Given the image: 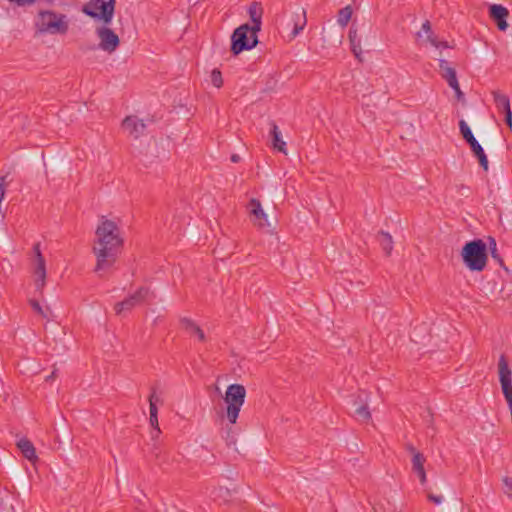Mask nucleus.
Returning a JSON list of instances; mask_svg holds the SVG:
<instances>
[{"label": "nucleus", "mask_w": 512, "mask_h": 512, "mask_svg": "<svg viewBox=\"0 0 512 512\" xmlns=\"http://www.w3.org/2000/svg\"><path fill=\"white\" fill-rule=\"evenodd\" d=\"M124 238L116 222L102 217L95 231L93 253L96 257L95 272L109 271L122 252Z\"/></svg>", "instance_id": "f257e3e1"}, {"label": "nucleus", "mask_w": 512, "mask_h": 512, "mask_svg": "<svg viewBox=\"0 0 512 512\" xmlns=\"http://www.w3.org/2000/svg\"><path fill=\"white\" fill-rule=\"evenodd\" d=\"M463 262L471 271H483L487 263V247L483 240L467 242L461 251Z\"/></svg>", "instance_id": "f03ea898"}, {"label": "nucleus", "mask_w": 512, "mask_h": 512, "mask_svg": "<svg viewBox=\"0 0 512 512\" xmlns=\"http://www.w3.org/2000/svg\"><path fill=\"white\" fill-rule=\"evenodd\" d=\"M245 397L246 389L243 385L231 384L227 387L224 402L226 404V417L230 424L237 422Z\"/></svg>", "instance_id": "7ed1b4c3"}, {"label": "nucleus", "mask_w": 512, "mask_h": 512, "mask_svg": "<svg viewBox=\"0 0 512 512\" xmlns=\"http://www.w3.org/2000/svg\"><path fill=\"white\" fill-rule=\"evenodd\" d=\"M36 26L41 33L65 34L68 31L66 16L53 11H40Z\"/></svg>", "instance_id": "20e7f679"}, {"label": "nucleus", "mask_w": 512, "mask_h": 512, "mask_svg": "<svg viewBox=\"0 0 512 512\" xmlns=\"http://www.w3.org/2000/svg\"><path fill=\"white\" fill-rule=\"evenodd\" d=\"M231 42L232 53L238 55L244 50H250L257 45V32H254L249 24H243L234 30Z\"/></svg>", "instance_id": "39448f33"}, {"label": "nucleus", "mask_w": 512, "mask_h": 512, "mask_svg": "<svg viewBox=\"0 0 512 512\" xmlns=\"http://www.w3.org/2000/svg\"><path fill=\"white\" fill-rule=\"evenodd\" d=\"M115 4V0H91L84 5L83 12L91 18L108 25L114 16Z\"/></svg>", "instance_id": "423d86ee"}, {"label": "nucleus", "mask_w": 512, "mask_h": 512, "mask_svg": "<svg viewBox=\"0 0 512 512\" xmlns=\"http://www.w3.org/2000/svg\"><path fill=\"white\" fill-rule=\"evenodd\" d=\"M149 294V288L140 287L135 293L126 297L123 301L114 305L116 315H123L130 312L136 306L143 304Z\"/></svg>", "instance_id": "0eeeda50"}, {"label": "nucleus", "mask_w": 512, "mask_h": 512, "mask_svg": "<svg viewBox=\"0 0 512 512\" xmlns=\"http://www.w3.org/2000/svg\"><path fill=\"white\" fill-rule=\"evenodd\" d=\"M498 372L503 395L507 402L512 401V372L505 355L499 358Z\"/></svg>", "instance_id": "6e6552de"}, {"label": "nucleus", "mask_w": 512, "mask_h": 512, "mask_svg": "<svg viewBox=\"0 0 512 512\" xmlns=\"http://www.w3.org/2000/svg\"><path fill=\"white\" fill-rule=\"evenodd\" d=\"M96 33L100 40V49L108 53H112L118 48L120 40L118 35L112 29L108 27H100L97 28Z\"/></svg>", "instance_id": "1a4fd4ad"}, {"label": "nucleus", "mask_w": 512, "mask_h": 512, "mask_svg": "<svg viewBox=\"0 0 512 512\" xmlns=\"http://www.w3.org/2000/svg\"><path fill=\"white\" fill-rule=\"evenodd\" d=\"M306 10L299 8L287 16L286 22L283 24L285 28L292 27L291 38H295L306 26Z\"/></svg>", "instance_id": "9d476101"}, {"label": "nucleus", "mask_w": 512, "mask_h": 512, "mask_svg": "<svg viewBox=\"0 0 512 512\" xmlns=\"http://www.w3.org/2000/svg\"><path fill=\"white\" fill-rule=\"evenodd\" d=\"M122 127L134 139L140 138L146 130L144 121L135 115L126 116L122 121Z\"/></svg>", "instance_id": "9b49d317"}, {"label": "nucleus", "mask_w": 512, "mask_h": 512, "mask_svg": "<svg viewBox=\"0 0 512 512\" xmlns=\"http://www.w3.org/2000/svg\"><path fill=\"white\" fill-rule=\"evenodd\" d=\"M489 16L495 22L500 31H506L508 28L507 18L509 11L501 4H492L489 7Z\"/></svg>", "instance_id": "f8f14e48"}, {"label": "nucleus", "mask_w": 512, "mask_h": 512, "mask_svg": "<svg viewBox=\"0 0 512 512\" xmlns=\"http://www.w3.org/2000/svg\"><path fill=\"white\" fill-rule=\"evenodd\" d=\"M249 213L253 217V222L259 227L269 226L267 215L262 209L259 200L252 198L248 204Z\"/></svg>", "instance_id": "ddd939ff"}, {"label": "nucleus", "mask_w": 512, "mask_h": 512, "mask_svg": "<svg viewBox=\"0 0 512 512\" xmlns=\"http://www.w3.org/2000/svg\"><path fill=\"white\" fill-rule=\"evenodd\" d=\"M33 274L35 276L36 290L42 292L46 284V262L45 259L35 260Z\"/></svg>", "instance_id": "4468645a"}, {"label": "nucleus", "mask_w": 512, "mask_h": 512, "mask_svg": "<svg viewBox=\"0 0 512 512\" xmlns=\"http://www.w3.org/2000/svg\"><path fill=\"white\" fill-rule=\"evenodd\" d=\"M248 13L250 19L252 21V25L250 26L254 32H259L262 25V14L263 9L261 3L252 2L249 6Z\"/></svg>", "instance_id": "2eb2a0df"}, {"label": "nucleus", "mask_w": 512, "mask_h": 512, "mask_svg": "<svg viewBox=\"0 0 512 512\" xmlns=\"http://www.w3.org/2000/svg\"><path fill=\"white\" fill-rule=\"evenodd\" d=\"M182 328L191 336H196L199 341L204 342L206 336L204 331L190 318L183 317L180 319Z\"/></svg>", "instance_id": "dca6fc26"}, {"label": "nucleus", "mask_w": 512, "mask_h": 512, "mask_svg": "<svg viewBox=\"0 0 512 512\" xmlns=\"http://www.w3.org/2000/svg\"><path fill=\"white\" fill-rule=\"evenodd\" d=\"M425 462L426 458L422 453H415L414 457H412V470L418 475L422 485H424L427 482L426 472L424 468Z\"/></svg>", "instance_id": "f3484780"}, {"label": "nucleus", "mask_w": 512, "mask_h": 512, "mask_svg": "<svg viewBox=\"0 0 512 512\" xmlns=\"http://www.w3.org/2000/svg\"><path fill=\"white\" fill-rule=\"evenodd\" d=\"M159 401V398L155 394V390L152 391L149 396V410H150V425L156 429L157 434H160V428L158 423V408L156 403Z\"/></svg>", "instance_id": "a211bd4d"}, {"label": "nucleus", "mask_w": 512, "mask_h": 512, "mask_svg": "<svg viewBox=\"0 0 512 512\" xmlns=\"http://www.w3.org/2000/svg\"><path fill=\"white\" fill-rule=\"evenodd\" d=\"M270 125V135L272 138L273 148L278 150L279 152L286 154V142L283 141L282 139L281 131L279 130L277 124L274 121H272Z\"/></svg>", "instance_id": "6ab92c4d"}, {"label": "nucleus", "mask_w": 512, "mask_h": 512, "mask_svg": "<svg viewBox=\"0 0 512 512\" xmlns=\"http://www.w3.org/2000/svg\"><path fill=\"white\" fill-rule=\"evenodd\" d=\"M439 69L442 77L447 81L448 85L450 86L454 84V86H456V81H458L456 71L449 65L447 60H439Z\"/></svg>", "instance_id": "aec40b11"}, {"label": "nucleus", "mask_w": 512, "mask_h": 512, "mask_svg": "<svg viewBox=\"0 0 512 512\" xmlns=\"http://www.w3.org/2000/svg\"><path fill=\"white\" fill-rule=\"evenodd\" d=\"M17 447L23 454V456L29 461H35L37 459L36 450L33 443L27 438H22L17 442Z\"/></svg>", "instance_id": "412c9836"}, {"label": "nucleus", "mask_w": 512, "mask_h": 512, "mask_svg": "<svg viewBox=\"0 0 512 512\" xmlns=\"http://www.w3.org/2000/svg\"><path fill=\"white\" fill-rule=\"evenodd\" d=\"M422 32H424L427 36V40L428 42L436 47V48H448L449 45H448V42L447 41H439L437 39V37L434 35V33L432 32V29H431V24L428 20H426L423 24H422Z\"/></svg>", "instance_id": "4be33fe9"}, {"label": "nucleus", "mask_w": 512, "mask_h": 512, "mask_svg": "<svg viewBox=\"0 0 512 512\" xmlns=\"http://www.w3.org/2000/svg\"><path fill=\"white\" fill-rule=\"evenodd\" d=\"M377 241L379 242L384 253L389 256L393 249V239L392 236L385 231H380L377 234Z\"/></svg>", "instance_id": "5701e85b"}, {"label": "nucleus", "mask_w": 512, "mask_h": 512, "mask_svg": "<svg viewBox=\"0 0 512 512\" xmlns=\"http://www.w3.org/2000/svg\"><path fill=\"white\" fill-rule=\"evenodd\" d=\"M492 95H493L494 103L499 112H505V111L511 109L510 100L507 95L501 93L500 91H493Z\"/></svg>", "instance_id": "b1692460"}, {"label": "nucleus", "mask_w": 512, "mask_h": 512, "mask_svg": "<svg viewBox=\"0 0 512 512\" xmlns=\"http://www.w3.org/2000/svg\"><path fill=\"white\" fill-rule=\"evenodd\" d=\"M471 151L473 152L474 156L477 157L480 166L487 171L488 170V159L487 156L480 145V143L474 144L473 147H470Z\"/></svg>", "instance_id": "393cba45"}, {"label": "nucleus", "mask_w": 512, "mask_h": 512, "mask_svg": "<svg viewBox=\"0 0 512 512\" xmlns=\"http://www.w3.org/2000/svg\"><path fill=\"white\" fill-rule=\"evenodd\" d=\"M352 13L353 9L350 5H347L344 8L340 9L337 16V23L342 28H345L352 17Z\"/></svg>", "instance_id": "a878e982"}, {"label": "nucleus", "mask_w": 512, "mask_h": 512, "mask_svg": "<svg viewBox=\"0 0 512 512\" xmlns=\"http://www.w3.org/2000/svg\"><path fill=\"white\" fill-rule=\"evenodd\" d=\"M32 309L34 310V312H36L37 314H39L42 318L46 319V320H50L51 319V316H52V311L49 307H45L43 308L40 303L35 300V299H31L29 301Z\"/></svg>", "instance_id": "bb28decb"}, {"label": "nucleus", "mask_w": 512, "mask_h": 512, "mask_svg": "<svg viewBox=\"0 0 512 512\" xmlns=\"http://www.w3.org/2000/svg\"><path fill=\"white\" fill-rule=\"evenodd\" d=\"M349 40H350L352 52L354 53V55L356 57H359L362 50H361L360 39L358 38L356 29H353V28L350 29Z\"/></svg>", "instance_id": "cd10ccee"}, {"label": "nucleus", "mask_w": 512, "mask_h": 512, "mask_svg": "<svg viewBox=\"0 0 512 512\" xmlns=\"http://www.w3.org/2000/svg\"><path fill=\"white\" fill-rule=\"evenodd\" d=\"M354 416L363 422H368L371 419V413L366 402L360 404L354 411Z\"/></svg>", "instance_id": "c85d7f7f"}, {"label": "nucleus", "mask_w": 512, "mask_h": 512, "mask_svg": "<svg viewBox=\"0 0 512 512\" xmlns=\"http://www.w3.org/2000/svg\"><path fill=\"white\" fill-rule=\"evenodd\" d=\"M489 250L491 257L497 261L499 264H503V260L497 250L496 241L494 238H489Z\"/></svg>", "instance_id": "c756f323"}, {"label": "nucleus", "mask_w": 512, "mask_h": 512, "mask_svg": "<svg viewBox=\"0 0 512 512\" xmlns=\"http://www.w3.org/2000/svg\"><path fill=\"white\" fill-rule=\"evenodd\" d=\"M459 129L464 140L470 139L471 136H474L470 127L464 120L459 121Z\"/></svg>", "instance_id": "7c9ffc66"}, {"label": "nucleus", "mask_w": 512, "mask_h": 512, "mask_svg": "<svg viewBox=\"0 0 512 512\" xmlns=\"http://www.w3.org/2000/svg\"><path fill=\"white\" fill-rule=\"evenodd\" d=\"M211 82L217 88H220L223 85L222 74L218 69L212 70Z\"/></svg>", "instance_id": "2f4dec72"}, {"label": "nucleus", "mask_w": 512, "mask_h": 512, "mask_svg": "<svg viewBox=\"0 0 512 512\" xmlns=\"http://www.w3.org/2000/svg\"><path fill=\"white\" fill-rule=\"evenodd\" d=\"M502 482H503V492L509 498H512V477L505 476V477H503Z\"/></svg>", "instance_id": "473e14b6"}, {"label": "nucleus", "mask_w": 512, "mask_h": 512, "mask_svg": "<svg viewBox=\"0 0 512 512\" xmlns=\"http://www.w3.org/2000/svg\"><path fill=\"white\" fill-rule=\"evenodd\" d=\"M33 253H34V260H40V259H44L42 253H41V250H40V243H36L34 244L33 246Z\"/></svg>", "instance_id": "72a5a7b5"}, {"label": "nucleus", "mask_w": 512, "mask_h": 512, "mask_svg": "<svg viewBox=\"0 0 512 512\" xmlns=\"http://www.w3.org/2000/svg\"><path fill=\"white\" fill-rule=\"evenodd\" d=\"M450 87L455 91L456 98L458 100H463L464 99V94H463V92L460 89L458 81H456V86H454V84H452V85H450Z\"/></svg>", "instance_id": "f704fd0d"}, {"label": "nucleus", "mask_w": 512, "mask_h": 512, "mask_svg": "<svg viewBox=\"0 0 512 512\" xmlns=\"http://www.w3.org/2000/svg\"><path fill=\"white\" fill-rule=\"evenodd\" d=\"M428 499L437 505L441 504L443 501V497L441 495H434L431 493L428 494Z\"/></svg>", "instance_id": "c9c22d12"}, {"label": "nucleus", "mask_w": 512, "mask_h": 512, "mask_svg": "<svg viewBox=\"0 0 512 512\" xmlns=\"http://www.w3.org/2000/svg\"><path fill=\"white\" fill-rule=\"evenodd\" d=\"M504 115H505V123L507 124V126H509L510 128H512V111L511 109L503 112Z\"/></svg>", "instance_id": "e433bc0d"}, {"label": "nucleus", "mask_w": 512, "mask_h": 512, "mask_svg": "<svg viewBox=\"0 0 512 512\" xmlns=\"http://www.w3.org/2000/svg\"><path fill=\"white\" fill-rule=\"evenodd\" d=\"M406 449H407V451L412 455V457H414L415 453H420L419 451H417V450L415 449V447H414L412 444H408V445L406 446Z\"/></svg>", "instance_id": "4c0bfd02"}, {"label": "nucleus", "mask_w": 512, "mask_h": 512, "mask_svg": "<svg viewBox=\"0 0 512 512\" xmlns=\"http://www.w3.org/2000/svg\"><path fill=\"white\" fill-rule=\"evenodd\" d=\"M459 191H461V194H462V195L467 196V195H468V193H469V191H470V188H469L468 186H466V185H464V184H463V185H461V186L459 187Z\"/></svg>", "instance_id": "58836bf2"}, {"label": "nucleus", "mask_w": 512, "mask_h": 512, "mask_svg": "<svg viewBox=\"0 0 512 512\" xmlns=\"http://www.w3.org/2000/svg\"><path fill=\"white\" fill-rule=\"evenodd\" d=\"M465 141L469 144L470 147H473L474 144L478 143V141L476 140V138L474 136H471L470 139H467Z\"/></svg>", "instance_id": "ea45409f"}, {"label": "nucleus", "mask_w": 512, "mask_h": 512, "mask_svg": "<svg viewBox=\"0 0 512 512\" xmlns=\"http://www.w3.org/2000/svg\"><path fill=\"white\" fill-rule=\"evenodd\" d=\"M230 159L233 163H237L240 161V156L237 154H233Z\"/></svg>", "instance_id": "a19ab883"}, {"label": "nucleus", "mask_w": 512, "mask_h": 512, "mask_svg": "<svg viewBox=\"0 0 512 512\" xmlns=\"http://www.w3.org/2000/svg\"><path fill=\"white\" fill-rule=\"evenodd\" d=\"M158 436H159V434H157L156 429H154V430L152 431V433H151V437H152V439H156Z\"/></svg>", "instance_id": "79ce46f5"}, {"label": "nucleus", "mask_w": 512, "mask_h": 512, "mask_svg": "<svg viewBox=\"0 0 512 512\" xmlns=\"http://www.w3.org/2000/svg\"><path fill=\"white\" fill-rule=\"evenodd\" d=\"M55 377V370L51 373V375H49L46 380H50V379H53Z\"/></svg>", "instance_id": "37998d69"}, {"label": "nucleus", "mask_w": 512, "mask_h": 512, "mask_svg": "<svg viewBox=\"0 0 512 512\" xmlns=\"http://www.w3.org/2000/svg\"><path fill=\"white\" fill-rule=\"evenodd\" d=\"M6 178H7V176H2V177L0 178V183H3V186L5 185Z\"/></svg>", "instance_id": "c03bdc74"}]
</instances>
